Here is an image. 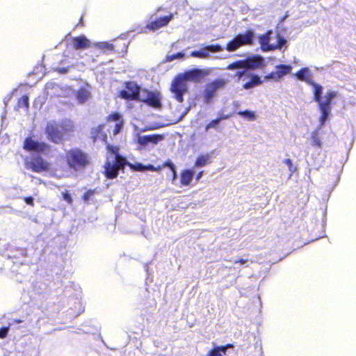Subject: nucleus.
I'll list each match as a JSON object with an SVG mask.
<instances>
[{"instance_id":"4be33fe9","label":"nucleus","mask_w":356,"mask_h":356,"mask_svg":"<svg viewBox=\"0 0 356 356\" xmlns=\"http://www.w3.org/2000/svg\"><path fill=\"white\" fill-rule=\"evenodd\" d=\"M261 83V81L259 76L251 75L250 77V79L244 83L243 88L245 89H248L250 88L257 86L259 85Z\"/></svg>"},{"instance_id":"c9c22d12","label":"nucleus","mask_w":356,"mask_h":356,"mask_svg":"<svg viewBox=\"0 0 356 356\" xmlns=\"http://www.w3.org/2000/svg\"><path fill=\"white\" fill-rule=\"evenodd\" d=\"M205 49L211 52L216 53L221 51L222 50V47L218 44H215L207 45L205 47Z\"/></svg>"},{"instance_id":"7ed1b4c3","label":"nucleus","mask_w":356,"mask_h":356,"mask_svg":"<svg viewBox=\"0 0 356 356\" xmlns=\"http://www.w3.org/2000/svg\"><path fill=\"white\" fill-rule=\"evenodd\" d=\"M313 92L314 101L317 102L321 113L319 123L320 127H322L330 120L332 102L337 97V92L334 90H329L326 92H323V90H313Z\"/></svg>"},{"instance_id":"6e6552de","label":"nucleus","mask_w":356,"mask_h":356,"mask_svg":"<svg viewBox=\"0 0 356 356\" xmlns=\"http://www.w3.org/2000/svg\"><path fill=\"white\" fill-rule=\"evenodd\" d=\"M23 148L27 152H44L49 149V145L44 142H38L29 136L24 139Z\"/></svg>"},{"instance_id":"e433bc0d","label":"nucleus","mask_w":356,"mask_h":356,"mask_svg":"<svg viewBox=\"0 0 356 356\" xmlns=\"http://www.w3.org/2000/svg\"><path fill=\"white\" fill-rule=\"evenodd\" d=\"M184 56V54L182 52H178L176 54H173L172 55H168L166 56V60L168 62H171L177 58H182Z\"/></svg>"},{"instance_id":"09e8293b","label":"nucleus","mask_w":356,"mask_h":356,"mask_svg":"<svg viewBox=\"0 0 356 356\" xmlns=\"http://www.w3.org/2000/svg\"><path fill=\"white\" fill-rule=\"evenodd\" d=\"M172 174V183L175 184V181L177 179V170L175 169V171H171Z\"/></svg>"},{"instance_id":"4c0bfd02","label":"nucleus","mask_w":356,"mask_h":356,"mask_svg":"<svg viewBox=\"0 0 356 356\" xmlns=\"http://www.w3.org/2000/svg\"><path fill=\"white\" fill-rule=\"evenodd\" d=\"M283 162L288 166L289 170L291 175L296 170V167L293 165L292 160L291 159H285Z\"/></svg>"},{"instance_id":"4d7b16f0","label":"nucleus","mask_w":356,"mask_h":356,"mask_svg":"<svg viewBox=\"0 0 356 356\" xmlns=\"http://www.w3.org/2000/svg\"><path fill=\"white\" fill-rule=\"evenodd\" d=\"M19 250L21 251L22 253L24 252V250L23 249L21 248V249H19Z\"/></svg>"},{"instance_id":"423d86ee","label":"nucleus","mask_w":356,"mask_h":356,"mask_svg":"<svg viewBox=\"0 0 356 356\" xmlns=\"http://www.w3.org/2000/svg\"><path fill=\"white\" fill-rule=\"evenodd\" d=\"M120 96L124 97L128 92H131L133 96H140L143 92L144 98L141 99L147 104L157 108L161 105V95L159 90H120Z\"/></svg>"},{"instance_id":"473e14b6","label":"nucleus","mask_w":356,"mask_h":356,"mask_svg":"<svg viewBox=\"0 0 356 356\" xmlns=\"http://www.w3.org/2000/svg\"><path fill=\"white\" fill-rule=\"evenodd\" d=\"M286 44V40L278 34L277 44H273V51L276 49H280Z\"/></svg>"},{"instance_id":"8fccbe9b","label":"nucleus","mask_w":356,"mask_h":356,"mask_svg":"<svg viewBox=\"0 0 356 356\" xmlns=\"http://www.w3.org/2000/svg\"><path fill=\"white\" fill-rule=\"evenodd\" d=\"M191 55L194 57H200L202 56V54L200 51H193L191 52Z\"/></svg>"},{"instance_id":"a18cd8bd","label":"nucleus","mask_w":356,"mask_h":356,"mask_svg":"<svg viewBox=\"0 0 356 356\" xmlns=\"http://www.w3.org/2000/svg\"><path fill=\"white\" fill-rule=\"evenodd\" d=\"M24 200L27 204L31 207L34 206V200L31 196L24 197Z\"/></svg>"},{"instance_id":"1a4fd4ad","label":"nucleus","mask_w":356,"mask_h":356,"mask_svg":"<svg viewBox=\"0 0 356 356\" xmlns=\"http://www.w3.org/2000/svg\"><path fill=\"white\" fill-rule=\"evenodd\" d=\"M164 136L161 134H153L150 135H140L136 134V142L138 144L140 147H146L149 144L156 145L159 142L163 140Z\"/></svg>"},{"instance_id":"c03bdc74","label":"nucleus","mask_w":356,"mask_h":356,"mask_svg":"<svg viewBox=\"0 0 356 356\" xmlns=\"http://www.w3.org/2000/svg\"><path fill=\"white\" fill-rule=\"evenodd\" d=\"M163 165L165 167L168 168L170 170V171H175V170L176 169V165L170 160H168L167 161H165Z\"/></svg>"},{"instance_id":"603ef678","label":"nucleus","mask_w":356,"mask_h":356,"mask_svg":"<svg viewBox=\"0 0 356 356\" xmlns=\"http://www.w3.org/2000/svg\"><path fill=\"white\" fill-rule=\"evenodd\" d=\"M203 172H204L203 171H201V172H200L196 175V180H197V181H198V180H200V179L202 178V175H203Z\"/></svg>"},{"instance_id":"bb28decb","label":"nucleus","mask_w":356,"mask_h":356,"mask_svg":"<svg viewBox=\"0 0 356 356\" xmlns=\"http://www.w3.org/2000/svg\"><path fill=\"white\" fill-rule=\"evenodd\" d=\"M227 81L224 79H217L213 81L208 86L209 89H218L222 88Z\"/></svg>"},{"instance_id":"6e6d98bb","label":"nucleus","mask_w":356,"mask_h":356,"mask_svg":"<svg viewBox=\"0 0 356 356\" xmlns=\"http://www.w3.org/2000/svg\"><path fill=\"white\" fill-rule=\"evenodd\" d=\"M106 147L108 149L111 151V146L109 144L107 145Z\"/></svg>"},{"instance_id":"72a5a7b5","label":"nucleus","mask_w":356,"mask_h":356,"mask_svg":"<svg viewBox=\"0 0 356 356\" xmlns=\"http://www.w3.org/2000/svg\"><path fill=\"white\" fill-rule=\"evenodd\" d=\"M244 68L243 60H236L227 65V70Z\"/></svg>"},{"instance_id":"2eb2a0df","label":"nucleus","mask_w":356,"mask_h":356,"mask_svg":"<svg viewBox=\"0 0 356 356\" xmlns=\"http://www.w3.org/2000/svg\"><path fill=\"white\" fill-rule=\"evenodd\" d=\"M213 347L211 349L207 356H225L229 348L232 347L231 343H227L225 346H218L213 343Z\"/></svg>"},{"instance_id":"2f4dec72","label":"nucleus","mask_w":356,"mask_h":356,"mask_svg":"<svg viewBox=\"0 0 356 356\" xmlns=\"http://www.w3.org/2000/svg\"><path fill=\"white\" fill-rule=\"evenodd\" d=\"M227 111V107L224 106L218 113V119L221 122L222 120H228L232 116V113L225 114L224 112Z\"/></svg>"},{"instance_id":"39448f33","label":"nucleus","mask_w":356,"mask_h":356,"mask_svg":"<svg viewBox=\"0 0 356 356\" xmlns=\"http://www.w3.org/2000/svg\"><path fill=\"white\" fill-rule=\"evenodd\" d=\"M207 74L204 70L197 68L179 73L172 80L170 89H187L188 83H200Z\"/></svg>"},{"instance_id":"ddd939ff","label":"nucleus","mask_w":356,"mask_h":356,"mask_svg":"<svg viewBox=\"0 0 356 356\" xmlns=\"http://www.w3.org/2000/svg\"><path fill=\"white\" fill-rule=\"evenodd\" d=\"M271 30H268L264 34H262L259 38V42L261 45V49L263 51H273V44H270Z\"/></svg>"},{"instance_id":"4468645a","label":"nucleus","mask_w":356,"mask_h":356,"mask_svg":"<svg viewBox=\"0 0 356 356\" xmlns=\"http://www.w3.org/2000/svg\"><path fill=\"white\" fill-rule=\"evenodd\" d=\"M113 122L115 123L113 135L115 136L122 132L124 122L122 115L118 112H113Z\"/></svg>"},{"instance_id":"f3484780","label":"nucleus","mask_w":356,"mask_h":356,"mask_svg":"<svg viewBox=\"0 0 356 356\" xmlns=\"http://www.w3.org/2000/svg\"><path fill=\"white\" fill-rule=\"evenodd\" d=\"M104 125H99L98 127L92 129L91 134L93 140H101L104 143H106L107 136L104 131Z\"/></svg>"},{"instance_id":"79ce46f5","label":"nucleus","mask_w":356,"mask_h":356,"mask_svg":"<svg viewBox=\"0 0 356 356\" xmlns=\"http://www.w3.org/2000/svg\"><path fill=\"white\" fill-rule=\"evenodd\" d=\"M62 195H63V198L65 201H66L69 204H72V198L67 191L63 192Z\"/></svg>"},{"instance_id":"6ab92c4d","label":"nucleus","mask_w":356,"mask_h":356,"mask_svg":"<svg viewBox=\"0 0 356 356\" xmlns=\"http://www.w3.org/2000/svg\"><path fill=\"white\" fill-rule=\"evenodd\" d=\"M214 154L215 150H212L209 153L198 156L195 161V166L197 168H202L211 162L210 160L214 156Z\"/></svg>"},{"instance_id":"b1692460","label":"nucleus","mask_w":356,"mask_h":356,"mask_svg":"<svg viewBox=\"0 0 356 356\" xmlns=\"http://www.w3.org/2000/svg\"><path fill=\"white\" fill-rule=\"evenodd\" d=\"M236 114L250 121L254 120L257 118L255 112L250 110L238 111Z\"/></svg>"},{"instance_id":"7c9ffc66","label":"nucleus","mask_w":356,"mask_h":356,"mask_svg":"<svg viewBox=\"0 0 356 356\" xmlns=\"http://www.w3.org/2000/svg\"><path fill=\"white\" fill-rule=\"evenodd\" d=\"M220 122L216 118V119L212 120L210 122H209L205 127V131H208L210 129H214L216 130L219 129Z\"/></svg>"},{"instance_id":"3c124183","label":"nucleus","mask_w":356,"mask_h":356,"mask_svg":"<svg viewBox=\"0 0 356 356\" xmlns=\"http://www.w3.org/2000/svg\"><path fill=\"white\" fill-rule=\"evenodd\" d=\"M245 74V71L237 72L236 74V75L238 76V79L241 78Z\"/></svg>"},{"instance_id":"f704fd0d","label":"nucleus","mask_w":356,"mask_h":356,"mask_svg":"<svg viewBox=\"0 0 356 356\" xmlns=\"http://www.w3.org/2000/svg\"><path fill=\"white\" fill-rule=\"evenodd\" d=\"M175 93V99L180 103L184 101V96L188 90H171Z\"/></svg>"},{"instance_id":"412c9836","label":"nucleus","mask_w":356,"mask_h":356,"mask_svg":"<svg viewBox=\"0 0 356 356\" xmlns=\"http://www.w3.org/2000/svg\"><path fill=\"white\" fill-rule=\"evenodd\" d=\"M236 38H238L242 43V46L250 45L252 44L254 33L252 30H248L244 34H238Z\"/></svg>"},{"instance_id":"ea45409f","label":"nucleus","mask_w":356,"mask_h":356,"mask_svg":"<svg viewBox=\"0 0 356 356\" xmlns=\"http://www.w3.org/2000/svg\"><path fill=\"white\" fill-rule=\"evenodd\" d=\"M105 175L108 179H111V165L109 161L106 163Z\"/></svg>"},{"instance_id":"f03ea898","label":"nucleus","mask_w":356,"mask_h":356,"mask_svg":"<svg viewBox=\"0 0 356 356\" xmlns=\"http://www.w3.org/2000/svg\"><path fill=\"white\" fill-rule=\"evenodd\" d=\"M121 145H113V179L118 176L120 171L124 172L126 166H129L134 171L145 170V165L143 163L139 162L131 163L124 155L120 153V147H123L126 143L125 136H121Z\"/></svg>"},{"instance_id":"a878e982","label":"nucleus","mask_w":356,"mask_h":356,"mask_svg":"<svg viewBox=\"0 0 356 356\" xmlns=\"http://www.w3.org/2000/svg\"><path fill=\"white\" fill-rule=\"evenodd\" d=\"M217 90H204L203 102L204 104H209L212 102L214 97L216 96Z\"/></svg>"},{"instance_id":"37998d69","label":"nucleus","mask_w":356,"mask_h":356,"mask_svg":"<svg viewBox=\"0 0 356 356\" xmlns=\"http://www.w3.org/2000/svg\"><path fill=\"white\" fill-rule=\"evenodd\" d=\"M9 331V327H1L0 328V339H4L7 337Z\"/></svg>"},{"instance_id":"58836bf2","label":"nucleus","mask_w":356,"mask_h":356,"mask_svg":"<svg viewBox=\"0 0 356 356\" xmlns=\"http://www.w3.org/2000/svg\"><path fill=\"white\" fill-rule=\"evenodd\" d=\"M94 194H95V190H91V189L88 190L86 193H84L82 198L85 202H88Z\"/></svg>"},{"instance_id":"864d4df0","label":"nucleus","mask_w":356,"mask_h":356,"mask_svg":"<svg viewBox=\"0 0 356 356\" xmlns=\"http://www.w3.org/2000/svg\"><path fill=\"white\" fill-rule=\"evenodd\" d=\"M22 322H23V321L21 319H15L14 320V323H21Z\"/></svg>"},{"instance_id":"de8ad7c7","label":"nucleus","mask_w":356,"mask_h":356,"mask_svg":"<svg viewBox=\"0 0 356 356\" xmlns=\"http://www.w3.org/2000/svg\"><path fill=\"white\" fill-rule=\"evenodd\" d=\"M248 261V259H240L234 261V264H240L241 265H245Z\"/></svg>"},{"instance_id":"20e7f679","label":"nucleus","mask_w":356,"mask_h":356,"mask_svg":"<svg viewBox=\"0 0 356 356\" xmlns=\"http://www.w3.org/2000/svg\"><path fill=\"white\" fill-rule=\"evenodd\" d=\"M63 159L67 166L76 172L84 170L91 163L88 154L79 147L65 151Z\"/></svg>"},{"instance_id":"dca6fc26","label":"nucleus","mask_w":356,"mask_h":356,"mask_svg":"<svg viewBox=\"0 0 356 356\" xmlns=\"http://www.w3.org/2000/svg\"><path fill=\"white\" fill-rule=\"evenodd\" d=\"M263 58L259 56H254L243 60L244 69H256L261 66Z\"/></svg>"},{"instance_id":"5701e85b","label":"nucleus","mask_w":356,"mask_h":356,"mask_svg":"<svg viewBox=\"0 0 356 356\" xmlns=\"http://www.w3.org/2000/svg\"><path fill=\"white\" fill-rule=\"evenodd\" d=\"M321 127L319 126V127L317 129H316L315 131H314L311 135V144L313 146H316L318 148L322 147V142H321V138L318 136H319V129H321Z\"/></svg>"},{"instance_id":"a211bd4d","label":"nucleus","mask_w":356,"mask_h":356,"mask_svg":"<svg viewBox=\"0 0 356 356\" xmlns=\"http://www.w3.org/2000/svg\"><path fill=\"white\" fill-rule=\"evenodd\" d=\"M128 47L127 40L125 38H118L113 40V51L119 54L126 52Z\"/></svg>"},{"instance_id":"cd10ccee","label":"nucleus","mask_w":356,"mask_h":356,"mask_svg":"<svg viewBox=\"0 0 356 356\" xmlns=\"http://www.w3.org/2000/svg\"><path fill=\"white\" fill-rule=\"evenodd\" d=\"M17 108H25L29 109V99L27 95H24L19 99L17 104Z\"/></svg>"},{"instance_id":"0eeeda50","label":"nucleus","mask_w":356,"mask_h":356,"mask_svg":"<svg viewBox=\"0 0 356 356\" xmlns=\"http://www.w3.org/2000/svg\"><path fill=\"white\" fill-rule=\"evenodd\" d=\"M25 167L35 172L48 171L50 169V164L40 155H35L31 157L29 161H25Z\"/></svg>"},{"instance_id":"f8f14e48","label":"nucleus","mask_w":356,"mask_h":356,"mask_svg":"<svg viewBox=\"0 0 356 356\" xmlns=\"http://www.w3.org/2000/svg\"><path fill=\"white\" fill-rule=\"evenodd\" d=\"M292 70V67L291 65H280L277 66V70L275 72H272L270 73L267 77L269 79H273L275 80H278L281 79L282 76L289 74Z\"/></svg>"},{"instance_id":"49530a36","label":"nucleus","mask_w":356,"mask_h":356,"mask_svg":"<svg viewBox=\"0 0 356 356\" xmlns=\"http://www.w3.org/2000/svg\"><path fill=\"white\" fill-rule=\"evenodd\" d=\"M239 107H240L239 102H238V101L233 102V111L232 113V114L236 113V112H238V109L239 108Z\"/></svg>"},{"instance_id":"f257e3e1","label":"nucleus","mask_w":356,"mask_h":356,"mask_svg":"<svg viewBox=\"0 0 356 356\" xmlns=\"http://www.w3.org/2000/svg\"><path fill=\"white\" fill-rule=\"evenodd\" d=\"M75 131L73 122L69 119L64 120L61 123L55 120L47 122L44 132L47 139L54 144H61L65 140V134Z\"/></svg>"},{"instance_id":"393cba45","label":"nucleus","mask_w":356,"mask_h":356,"mask_svg":"<svg viewBox=\"0 0 356 356\" xmlns=\"http://www.w3.org/2000/svg\"><path fill=\"white\" fill-rule=\"evenodd\" d=\"M242 46V43L240 42L238 38H236V37L230 40L226 46V50L228 51H234L239 47Z\"/></svg>"},{"instance_id":"a19ab883","label":"nucleus","mask_w":356,"mask_h":356,"mask_svg":"<svg viewBox=\"0 0 356 356\" xmlns=\"http://www.w3.org/2000/svg\"><path fill=\"white\" fill-rule=\"evenodd\" d=\"M125 89H140V87L134 81H128L126 83Z\"/></svg>"},{"instance_id":"c85d7f7f","label":"nucleus","mask_w":356,"mask_h":356,"mask_svg":"<svg viewBox=\"0 0 356 356\" xmlns=\"http://www.w3.org/2000/svg\"><path fill=\"white\" fill-rule=\"evenodd\" d=\"M90 96L89 90H77L76 98L80 103L85 102Z\"/></svg>"},{"instance_id":"5fc2aeb1","label":"nucleus","mask_w":356,"mask_h":356,"mask_svg":"<svg viewBox=\"0 0 356 356\" xmlns=\"http://www.w3.org/2000/svg\"><path fill=\"white\" fill-rule=\"evenodd\" d=\"M145 271L149 273V268L147 265L145 266Z\"/></svg>"},{"instance_id":"9d476101","label":"nucleus","mask_w":356,"mask_h":356,"mask_svg":"<svg viewBox=\"0 0 356 356\" xmlns=\"http://www.w3.org/2000/svg\"><path fill=\"white\" fill-rule=\"evenodd\" d=\"M172 17L173 15L172 13L163 17H155L154 19L152 20L146 25V28L150 31H157L161 28L167 26Z\"/></svg>"},{"instance_id":"9b49d317","label":"nucleus","mask_w":356,"mask_h":356,"mask_svg":"<svg viewBox=\"0 0 356 356\" xmlns=\"http://www.w3.org/2000/svg\"><path fill=\"white\" fill-rule=\"evenodd\" d=\"M296 76L298 80L305 81L310 86H313L314 89H322L321 86L316 84L313 81V75L311 72V70L308 67H303L298 70L296 73Z\"/></svg>"},{"instance_id":"aec40b11","label":"nucleus","mask_w":356,"mask_h":356,"mask_svg":"<svg viewBox=\"0 0 356 356\" xmlns=\"http://www.w3.org/2000/svg\"><path fill=\"white\" fill-rule=\"evenodd\" d=\"M195 170L193 169L184 170L181 174L180 181L183 186H188L195 175Z\"/></svg>"},{"instance_id":"c756f323","label":"nucleus","mask_w":356,"mask_h":356,"mask_svg":"<svg viewBox=\"0 0 356 356\" xmlns=\"http://www.w3.org/2000/svg\"><path fill=\"white\" fill-rule=\"evenodd\" d=\"M196 98H189L188 99V106L185 108V111L181 114L179 121L182 120L185 116L188 114L189 111L191 109L193 106H195L196 105L195 102Z\"/></svg>"}]
</instances>
